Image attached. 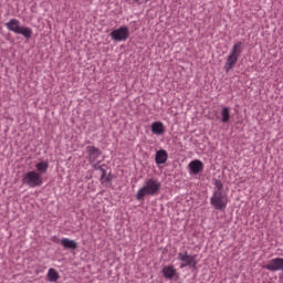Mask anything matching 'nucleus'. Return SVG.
<instances>
[{
	"instance_id": "nucleus-14",
	"label": "nucleus",
	"mask_w": 283,
	"mask_h": 283,
	"mask_svg": "<svg viewBox=\"0 0 283 283\" xmlns=\"http://www.w3.org/2000/svg\"><path fill=\"white\" fill-rule=\"evenodd\" d=\"M50 168V164L48 161H40L35 165L36 174H48V169Z\"/></svg>"
},
{
	"instance_id": "nucleus-3",
	"label": "nucleus",
	"mask_w": 283,
	"mask_h": 283,
	"mask_svg": "<svg viewBox=\"0 0 283 283\" xmlns=\"http://www.w3.org/2000/svg\"><path fill=\"white\" fill-rule=\"evenodd\" d=\"M242 42H235L232 46V50L230 51V54L227 57L224 70L226 72H231L235 67V63H238V60L242 55Z\"/></svg>"
},
{
	"instance_id": "nucleus-17",
	"label": "nucleus",
	"mask_w": 283,
	"mask_h": 283,
	"mask_svg": "<svg viewBox=\"0 0 283 283\" xmlns=\"http://www.w3.org/2000/svg\"><path fill=\"white\" fill-rule=\"evenodd\" d=\"M61 276L59 275V272H56V270L54 269H49V272H48V279H49V282H59V279Z\"/></svg>"
},
{
	"instance_id": "nucleus-4",
	"label": "nucleus",
	"mask_w": 283,
	"mask_h": 283,
	"mask_svg": "<svg viewBox=\"0 0 283 283\" xmlns=\"http://www.w3.org/2000/svg\"><path fill=\"white\" fill-rule=\"evenodd\" d=\"M22 185L34 189L35 187H41L43 185V177L41 174L31 170L22 176Z\"/></svg>"
},
{
	"instance_id": "nucleus-11",
	"label": "nucleus",
	"mask_w": 283,
	"mask_h": 283,
	"mask_svg": "<svg viewBox=\"0 0 283 283\" xmlns=\"http://www.w3.org/2000/svg\"><path fill=\"white\" fill-rule=\"evenodd\" d=\"M150 127L153 134L156 136H163V134H165V124L161 122H154Z\"/></svg>"
},
{
	"instance_id": "nucleus-19",
	"label": "nucleus",
	"mask_w": 283,
	"mask_h": 283,
	"mask_svg": "<svg viewBox=\"0 0 283 283\" xmlns=\"http://www.w3.org/2000/svg\"><path fill=\"white\" fill-rule=\"evenodd\" d=\"M98 169L102 171V182H105V169H103L101 166H98Z\"/></svg>"
},
{
	"instance_id": "nucleus-5",
	"label": "nucleus",
	"mask_w": 283,
	"mask_h": 283,
	"mask_svg": "<svg viewBox=\"0 0 283 283\" xmlns=\"http://www.w3.org/2000/svg\"><path fill=\"white\" fill-rule=\"evenodd\" d=\"M178 260L184 262L180 264V269H185V266H189L190 269H196L198 266V261L196 260V255H191L187 252H180L178 254Z\"/></svg>"
},
{
	"instance_id": "nucleus-6",
	"label": "nucleus",
	"mask_w": 283,
	"mask_h": 283,
	"mask_svg": "<svg viewBox=\"0 0 283 283\" xmlns=\"http://www.w3.org/2000/svg\"><path fill=\"white\" fill-rule=\"evenodd\" d=\"M111 38L113 41H127L129 39V28L127 27H120L118 29H115L111 32Z\"/></svg>"
},
{
	"instance_id": "nucleus-7",
	"label": "nucleus",
	"mask_w": 283,
	"mask_h": 283,
	"mask_svg": "<svg viewBox=\"0 0 283 283\" xmlns=\"http://www.w3.org/2000/svg\"><path fill=\"white\" fill-rule=\"evenodd\" d=\"M86 151L88 154V163L94 164L101 157V149L95 146H87Z\"/></svg>"
},
{
	"instance_id": "nucleus-13",
	"label": "nucleus",
	"mask_w": 283,
	"mask_h": 283,
	"mask_svg": "<svg viewBox=\"0 0 283 283\" xmlns=\"http://www.w3.org/2000/svg\"><path fill=\"white\" fill-rule=\"evenodd\" d=\"M161 273L166 280H172L176 275V268L174 265H166L163 268Z\"/></svg>"
},
{
	"instance_id": "nucleus-18",
	"label": "nucleus",
	"mask_w": 283,
	"mask_h": 283,
	"mask_svg": "<svg viewBox=\"0 0 283 283\" xmlns=\"http://www.w3.org/2000/svg\"><path fill=\"white\" fill-rule=\"evenodd\" d=\"M151 0H134L135 3H138V6H143V3H149Z\"/></svg>"
},
{
	"instance_id": "nucleus-1",
	"label": "nucleus",
	"mask_w": 283,
	"mask_h": 283,
	"mask_svg": "<svg viewBox=\"0 0 283 283\" xmlns=\"http://www.w3.org/2000/svg\"><path fill=\"white\" fill-rule=\"evenodd\" d=\"M210 205L217 211H224L229 205V196L224 192V185L220 179L214 180V190L210 198Z\"/></svg>"
},
{
	"instance_id": "nucleus-16",
	"label": "nucleus",
	"mask_w": 283,
	"mask_h": 283,
	"mask_svg": "<svg viewBox=\"0 0 283 283\" xmlns=\"http://www.w3.org/2000/svg\"><path fill=\"white\" fill-rule=\"evenodd\" d=\"M18 34H22L24 39H32V29L28 27H20Z\"/></svg>"
},
{
	"instance_id": "nucleus-10",
	"label": "nucleus",
	"mask_w": 283,
	"mask_h": 283,
	"mask_svg": "<svg viewBox=\"0 0 283 283\" xmlns=\"http://www.w3.org/2000/svg\"><path fill=\"white\" fill-rule=\"evenodd\" d=\"M6 28L10 32H14L15 34H18L19 30H21L20 22L17 19H11L9 22H7Z\"/></svg>"
},
{
	"instance_id": "nucleus-15",
	"label": "nucleus",
	"mask_w": 283,
	"mask_h": 283,
	"mask_svg": "<svg viewBox=\"0 0 283 283\" xmlns=\"http://www.w3.org/2000/svg\"><path fill=\"white\" fill-rule=\"evenodd\" d=\"M229 120H231V109L223 107L221 111V123H228Z\"/></svg>"
},
{
	"instance_id": "nucleus-8",
	"label": "nucleus",
	"mask_w": 283,
	"mask_h": 283,
	"mask_svg": "<svg viewBox=\"0 0 283 283\" xmlns=\"http://www.w3.org/2000/svg\"><path fill=\"white\" fill-rule=\"evenodd\" d=\"M189 169L191 171V174H193L195 176H198V174H200V171H202V169H205V164H202V161L196 159L190 161L189 164Z\"/></svg>"
},
{
	"instance_id": "nucleus-9",
	"label": "nucleus",
	"mask_w": 283,
	"mask_h": 283,
	"mask_svg": "<svg viewBox=\"0 0 283 283\" xmlns=\"http://www.w3.org/2000/svg\"><path fill=\"white\" fill-rule=\"evenodd\" d=\"M167 158H169L167 150L160 149L156 151V156H155L156 165H165V163H167Z\"/></svg>"
},
{
	"instance_id": "nucleus-2",
	"label": "nucleus",
	"mask_w": 283,
	"mask_h": 283,
	"mask_svg": "<svg viewBox=\"0 0 283 283\" xmlns=\"http://www.w3.org/2000/svg\"><path fill=\"white\" fill-rule=\"evenodd\" d=\"M160 181L158 179L150 177L144 182V186L137 191L136 200H143L145 196H156L160 191Z\"/></svg>"
},
{
	"instance_id": "nucleus-12",
	"label": "nucleus",
	"mask_w": 283,
	"mask_h": 283,
	"mask_svg": "<svg viewBox=\"0 0 283 283\" xmlns=\"http://www.w3.org/2000/svg\"><path fill=\"white\" fill-rule=\"evenodd\" d=\"M61 245L64 249H71V251H75V249H78V243L72 239L63 238L61 240Z\"/></svg>"
}]
</instances>
